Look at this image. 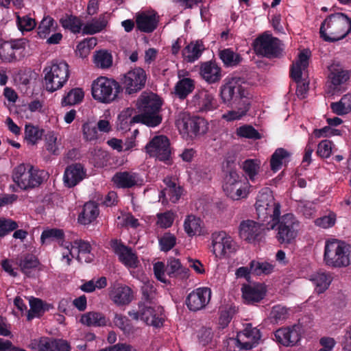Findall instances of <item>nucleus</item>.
Instances as JSON below:
<instances>
[{"instance_id":"f257e3e1","label":"nucleus","mask_w":351,"mask_h":351,"mask_svg":"<svg viewBox=\"0 0 351 351\" xmlns=\"http://www.w3.org/2000/svg\"><path fill=\"white\" fill-rule=\"evenodd\" d=\"M351 32V12H335L328 16L322 22L319 34L327 42H335L344 38Z\"/></svg>"},{"instance_id":"f03ea898","label":"nucleus","mask_w":351,"mask_h":351,"mask_svg":"<svg viewBox=\"0 0 351 351\" xmlns=\"http://www.w3.org/2000/svg\"><path fill=\"white\" fill-rule=\"evenodd\" d=\"M162 101L157 95L143 93L137 101L140 114L134 115V120L149 127L158 125L162 119L160 114Z\"/></svg>"},{"instance_id":"7ed1b4c3","label":"nucleus","mask_w":351,"mask_h":351,"mask_svg":"<svg viewBox=\"0 0 351 351\" xmlns=\"http://www.w3.org/2000/svg\"><path fill=\"white\" fill-rule=\"evenodd\" d=\"M351 246L338 239L326 241L324 260L327 265L333 267H347L350 264Z\"/></svg>"},{"instance_id":"20e7f679","label":"nucleus","mask_w":351,"mask_h":351,"mask_svg":"<svg viewBox=\"0 0 351 351\" xmlns=\"http://www.w3.org/2000/svg\"><path fill=\"white\" fill-rule=\"evenodd\" d=\"M122 92L121 85L113 78L101 76L92 84L93 98L104 104H110L117 100Z\"/></svg>"},{"instance_id":"39448f33","label":"nucleus","mask_w":351,"mask_h":351,"mask_svg":"<svg viewBox=\"0 0 351 351\" xmlns=\"http://www.w3.org/2000/svg\"><path fill=\"white\" fill-rule=\"evenodd\" d=\"M258 219L264 224L266 222V228L275 222L280 215V204L275 201L272 194L265 193L258 195L255 204Z\"/></svg>"},{"instance_id":"423d86ee","label":"nucleus","mask_w":351,"mask_h":351,"mask_svg":"<svg viewBox=\"0 0 351 351\" xmlns=\"http://www.w3.org/2000/svg\"><path fill=\"white\" fill-rule=\"evenodd\" d=\"M277 226L276 239L281 244H290L297 237L298 222L291 213H287L272 222L267 230H274Z\"/></svg>"},{"instance_id":"0eeeda50","label":"nucleus","mask_w":351,"mask_h":351,"mask_svg":"<svg viewBox=\"0 0 351 351\" xmlns=\"http://www.w3.org/2000/svg\"><path fill=\"white\" fill-rule=\"evenodd\" d=\"M43 173L44 171L35 169L30 165L21 164L14 168L12 180L21 189L27 190L37 187L43 182Z\"/></svg>"},{"instance_id":"6e6552de","label":"nucleus","mask_w":351,"mask_h":351,"mask_svg":"<svg viewBox=\"0 0 351 351\" xmlns=\"http://www.w3.org/2000/svg\"><path fill=\"white\" fill-rule=\"evenodd\" d=\"M46 89L54 92L62 88L69 76V65L65 62L53 63L51 67L44 69Z\"/></svg>"},{"instance_id":"1a4fd4ad","label":"nucleus","mask_w":351,"mask_h":351,"mask_svg":"<svg viewBox=\"0 0 351 351\" xmlns=\"http://www.w3.org/2000/svg\"><path fill=\"white\" fill-rule=\"evenodd\" d=\"M146 152L166 164L171 163V151L169 138L164 136H155L145 146Z\"/></svg>"},{"instance_id":"9d476101","label":"nucleus","mask_w":351,"mask_h":351,"mask_svg":"<svg viewBox=\"0 0 351 351\" xmlns=\"http://www.w3.org/2000/svg\"><path fill=\"white\" fill-rule=\"evenodd\" d=\"M147 75L144 69L136 67L125 73L121 78L123 90L127 95H133L142 90L146 83Z\"/></svg>"},{"instance_id":"9b49d317","label":"nucleus","mask_w":351,"mask_h":351,"mask_svg":"<svg viewBox=\"0 0 351 351\" xmlns=\"http://www.w3.org/2000/svg\"><path fill=\"white\" fill-rule=\"evenodd\" d=\"M280 40L271 34L264 33L256 38L253 43L256 54L271 58L278 56L280 53Z\"/></svg>"},{"instance_id":"f8f14e48","label":"nucleus","mask_w":351,"mask_h":351,"mask_svg":"<svg viewBox=\"0 0 351 351\" xmlns=\"http://www.w3.org/2000/svg\"><path fill=\"white\" fill-rule=\"evenodd\" d=\"M307 66V51L304 49L298 56V59L291 65L289 76L297 83L296 95L303 99L306 98L307 85L302 82V71Z\"/></svg>"},{"instance_id":"ddd939ff","label":"nucleus","mask_w":351,"mask_h":351,"mask_svg":"<svg viewBox=\"0 0 351 351\" xmlns=\"http://www.w3.org/2000/svg\"><path fill=\"white\" fill-rule=\"evenodd\" d=\"M242 82L241 77H232L221 87L220 95L223 103L229 104L237 98L243 99L245 97V90L241 86Z\"/></svg>"},{"instance_id":"4468645a","label":"nucleus","mask_w":351,"mask_h":351,"mask_svg":"<svg viewBox=\"0 0 351 351\" xmlns=\"http://www.w3.org/2000/svg\"><path fill=\"white\" fill-rule=\"evenodd\" d=\"M213 252L217 257L221 258L236 251V244L225 232L212 234Z\"/></svg>"},{"instance_id":"2eb2a0df","label":"nucleus","mask_w":351,"mask_h":351,"mask_svg":"<svg viewBox=\"0 0 351 351\" xmlns=\"http://www.w3.org/2000/svg\"><path fill=\"white\" fill-rule=\"evenodd\" d=\"M178 124L182 125V130L190 137L204 134L208 130L206 121L199 117H184L181 121H179Z\"/></svg>"},{"instance_id":"dca6fc26","label":"nucleus","mask_w":351,"mask_h":351,"mask_svg":"<svg viewBox=\"0 0 351 351\" xmlns=\"http://www.w3.org/2000/svg\"><path fill=\"white\" fill-rule=\"evenodd\" d=\"M211 291L209 288L197 289L187 296L186 304L190 311H197L204 308L210 300Z\"/></svg>"},{"instance_id":"f3484780","label":"nucleus","mask_w":351,"mask_h":351,"mask_svg":"<svg viewBox=\"0 0 351 351\" xmlns=\"http://www.w3.org/2000/svg\"><path fill=\"white\" fill-rule=\"evenodd\" d=\"M263 226V223H260L253 220H243L239 224V237L249 243L258 241L263 230H264L262 228Z\"/></svg>"},{"instance_id":"a211bd4d","label":"nucleus","mask_w":351,"mask_h":351,"mask_svg":"<svg viewBox=\"0 0 351 351\" xmlns=\"http://www.w3.org/2000/svg\"><path fill=\"white\" fill-rule=\"evenodd\" d=\"M111 247L114 253L118 255L120 262L125 266L130 268L138 267V257L130 247L125 246L117 239L111 241Z\"/></svg>"},{"instance_id":"6ab92c4d","label":"nucleus","mask_w":351,"mask_h":351,"mask_svg":"<svg viewBox=\"0 0 351 351\" xmlns=\"http://www.w3.org/2000/svg\"><path fill=\"white\" fill-rule=\"evenodd\" d=\"M275 340L285 346H293L300 340V327L294 325L291 328H281L274 332Z\"/></svg>"},{"instance_id":"aec40b11","label":"nucleus","mask_w":351,"mask_h":351,"mask_svg":"<svg viewBox=\"0 0 351 351\" xmlns=\"http://www.w3.org/2000/svg\"><path fill=\"white\" fill-rule=\"evenodd\" d=\"M191 104L199 112H208L217 108V101L214 96L205 90L195 93L191 101Z\"/></svg>"},{"instance_id":"412c9836","label":"nucleus","mask_w":351,"mask_h":351,"mask_svg":"<svg viewBox=\"0 0 351 351\" xmlns=\"http://www.w3.org/2000/svg\"><path fill=\"white\" fill-rule=\"evenodd\" d=\"M242 297L245 304H256L265 296L266 289L262 284L252 286L243 284L241 287Z\"/></svg>"},{"instance_id":"4be33fe9","label":"nucleus","mask_w":351,"mask_h":351,"mask_svg":"<svg viewBox=\"0 0 351 351\" xmlns=\"http://www.w3.org/2000/svg\"><path fill=\"white\" fill-rule=\"evenodd\" d=\"M86 176L84 166L80 163L69 165L64 171V183L69 188L76 186Z\"/></svg>"},{"instance_id":"5701e85b","label":"nucleus","mask_w":351,"mask_h":351,"mask_svg":"<svg viewBox=\"0 0 351 351\" xmlns=\"http://www.w3.org/2000/svg\"><path fill=\"white\" fill-rule=\"evenodd\" d=\"M38 351H70L69 343L64 339L41 337L38 343Z\"/></svg>"},{"instance_id":"b1692460","label":"nucleus","mask_w":351,"mask_h":351,"mask_svg":"<svg viewBox=\"0 0 351 351\" xmlns=\"http://www.w3.org/2000/svg\"><path fill=\"white\" fill-rule=\"evenodd\" d=\"M164 182L166 183L167 186L160 191L159 195V198L162 199V203L165 204L169 201L176 203L182 194V188L177 186L176 182L169 179H165Z\"/></svg>"},{"instance_id":"393cba45","label":"nucleus","mask_w":351,"mask_h":351,"mask_svg":"<svg viewBox=\"0 0 351 351\" xmlns=\"http://www.w3.org/2000/svg\"><path fill=\"white\" fill-rule=\"evenodd\" d=\"M221 68L215 62L208 61L201 64L200 74L209 84L217 83L221 78Z\"/></svg>"},{"instance_id":"a878e982","label":"nucleus","mask_w":351,"mask_h":351,"mask_svg":"<svg viewBox=\"0 0 351 351\" xmlns=\"http://www.w3.org/2000/svg\"><path fill=\"white\" fill-rule=\"evenodd\" d=\"M99 213L97 204L94 202H88L84 205L82 211L79 215L78 221L84 225L90 224L96 219Z\"/></svg>"},{"instance_id":"bb28decb","label":"nucleus","mask_w":351,"mask_h":351,"mask_svg":"<svg viewBox=\"0 0 351 351\" xmlns=\"http://www.w3.org/2000/svg\"><path fill=\"white\" fill-rule=\"evenodd\" d=\"M16 263L20 267L23 273L30 276L31 269L36 268L39 264L38 258L32 254L27 253L16 258Z\"/></svg>"},{"instance_id":"cd10ccee","label":"nucleus","mask_w":351,"mask_h":351,"mask_svg":"<svg viewBox=\"0 0 351 351\" xmlns=\"http://www.w3.org/2000/svg\"><path fill=\"white\" fill-rule=\"evenodd\" d=\"M108 319L106 316L96 311H90L83 314L80 318V322L87 326L103 327L107 325Z\"/></svg>"},{"instance_id":"c85d7f7f","label":"nucleus","mask_w":351,"mask_h":351,"mask_svg":"<svg viewBox=\"0 0 351 351\" xmlns=\"http://www.w3.org/2000/svg\"><path fill=\"white\" fill-rule=\"evenodd\" d=\"M165 271L170 278L183 279L188 277L189 270L182 265L179 259L171 258L167 261Z\"/></svg>"},{"instance_id":"c756f323","label":"nucleus","mask_w":351,"mask_h":351,"mask_svg":"<svg viewBox=\"0 0 351 351\" xmlns=\"http://www.w3.org/2000/svg\"><path fill=\"white\" fill-rule=\"evenodd\" d=\"M136 23L137 28L141 32L151 33L156 29L158 21L155 15H149L142 12L136 16Z\"/></svg>"},{"instance_id":"7c9ffc66","label":"nucleus","mask_w":351,"mask_h":351,"mask_svg":"<svg viewBox=\"0 0 351 351\" xmlns=\"http://www.w3.org/2000/svg\"><path fill=\"white\" fill-rule=\"evenodd\" d=\"M315 287V291L317 294L324 293L329 287L332 281L330 275L326 272L319 271L313 274L308 279Z\"/></svg>"},{"instance_id":"2f4dec72","label":"nucleus","mask_w":351,"mask_h":351,"mask_svg":"<svg viewBox=\"0 0 351 351\" xmlns=\"http://www.w3.org/2000/svg\"><path fill=\"white\" fill-rule=\"evenodd\" d=\"M112 181L119 188H132L137 183L136 175L128 171L117 172L113 176Z\"/></svg>"},{"instance_id":"473e14b6","label":"nucleus","mask_w":351,"mask_h":351,"mask_svg":"<svg viewBox=\"0 0 351 351\" xmlns=\"http://www.w3.org/2000/svg\"><path fill=\"white\" fill-rule=\"evenodd\" d=\"M204 50L203 42L197 40L191 42L182 51V56L187 62H192L197 60Z\"/></svg>"},{"instance_id":"72a5a7b5","label":"nucleus","mask_w":351,"mask_h":351,"mask_svg":"<svg viewBox=\"0 0 351 351\" xmlns=\"http://www.w3.org/2000/svg\"><path fill=\"white\" fill-rule=\"evenodd\" d=\"M64 239V232L62 229L47 228L41 234L40 241L43 245L56 241L63 245Z\"/></svg>"},{"instance_id":"f704fd0d","label":"nucleus","mask_w":351,"mask_h":351,"mask_svg":"<svg viewBox=\"0 0 351 351\" xmlns=\"http://www.w3.org/2000/svg\"><path fill=\"white\" fill-rule=\"evenodd\" d=\"M140 308L141 319L143 320L147 325L160 327L162 325V319L155 313V310L147 306H143Z\"/></svg>"},{"instance_id":"c9c22d12","label":"nucleus","mask_w":351,"mask_h":351,"mask_svg":"<svg viewBox=\"0 0 351 351\" xmlns=\"http://www.w3.org/2000/svg\"><path fill=\"white\" fill-rule=\"evenodd\" d=\"M74 245L78 248L77 260L80 262L90 263L93 261V255L90 254V244L84 240H75Z\"/></svg>"},{"instance_id":"e433bc0d","label":"nucleus","mask_w":351,"mask_h":351,"mask_svg":"<svg viewBox=\"0 0 351 351\" xmlns=\"http://www.w3.org/2000/svg\"><path fill=\"white\" fill-rule=\"evenodd\" d=\"M60 23L64 29H69L74 34L80 33L83 25L78 17L68 14H64L60 18Z\"/></svg>"},{"instance_id":"4c0bfd02","label":"nucleus","mask_w":351,"mask_h":351,"mask_svg":"<svg viewBox=\"0 0 351 351\" xmlns=\"http://www.w3.org/2000/svg\"><path fill=\"white\" fill-rule=\"evenodd\" d=\"M244 185V182H237L231 186H223V189L228 197L233 200H239L245 197L247 195Z\"/></svg>"},{"instance_id":"58836bf2","label":"nucleus","mask_w":351,"mask_h":351,"mask_svg":"<svg viewBox=\"0 0 351 351\" xmlns=\"http://www.w3.org/2000/svg\"><path fill=\"white\" fill-rule=\"evenodd\" d=\"M30 309L27 311V319L31 321L34 317H40L48 310L42 300L36 298L29 299Z\"/></svg>"},{"instance_id":"ea45409f","label":"nucleus","mask_w":351,"mask_h":351,"mask_svg":"<svg viewBox=\"0 0 351 351\" xmlns=\"http://www.w3.org/2000/svg\"><path fill=\"white\" fill-rule=\"evenodd\" d=\"M331 85L330 88L333 91L339 90V86L345 84L349 79V74L347 71L342 69H336L332 71L329 75Z\"/></svg>"},{"instance_id":"a19ab883","label":"nucleus","mask_w":351,"mask_h":351,"mask_svg":"<svg viewBox=\"0 0 351 351\" xmlns=\"http://www.w3.org/2000/svg\"><path fill=\"white\" fill-rule=\"evenodd\" d=\"M194 88V80L190 78H183L176 84L175 93L180 99H184L193 90Z\"/></svg>"},{"instance_id":"79ce46f5","label":"nucleus","mask_w":351,"mask_h":351,"mask_svg":"<svg viewBox=\"0 0 351 351\" xmlns=\"http://www.w3.org/2000/svg\"><path fill=\"white\" fill-rule=\"evenodd\" d=\"M184 230L189 236L191 237L202 232V221L199 218L190 215L184 221Z\"/></svg>"},{"instance_id":"37998d69","label":"nucleus","mask_w":351,"mask_h":351,"mask_svg":"<svg viewBox=\"0 0 351 351\" xmlns=\"http://www.w3.org/2000/svg\"><path fill=\"white\" fill-rule=\"evenodd\" d=\"M132 298V289L127 286L117 289L113 295V301L119 305L129 304Z\"/></svg>"},{"instance_id":"c03bdc74","label":"nucleus","mask_w":351,"mask_h":351,"mask_svg":"<svg viewBox=\"0 0 351 351\" xmlns=\"http://www.w3.org/2000/svg\"><path fill=\"white\" fill-rule=\"evenodd\" d=\"M289 156V152L285 149H277L271 157L270 166L271 170L274 172L278 171L281 168L283 160Z\"/></svg>"},{"instance_id":"a18cd8bd","label":"nucleus","mask_w":351,"mask_h":351,"mask_svg":"<svg viewBox=\"0 0 351 351\" xmlns=\"http://www.w3.org/2000/svg\"><path fill=\"white\" fill-rule=\"evenodd\" d=\"M84 97V93L82 88H73L63 97L62 104L63 106L75 105L81 102Z\"/></svg>"},{"instance_id":"49530a36","label":"nucleus","mask_w":351,"mask_h":351,"mask_svg":"<svg viewBox=\"0 0 351 351\" xmlns=\"http://www.w3.org/2000/svg\"><path fill=\"white\" fill-rule=\"evenodd\" d=\"M114 325L120 328L125 335H132L135 332V328L130 320L121 314L116 313L113 320Z\"/></svg>"},{"instance_id":"de8ad7c7","label":"nucleus","mask_w":351,"mask_h":351,"mask_svg":"<svg viewBox=\"0 0 351 351\" xmlns=\"http://www.w3.org/2000/svg\"><path fill=\"white\" fill-rule=\"evenodd\" d=\"M221 60L226 66H235L237 65L242 60L241 56L235 53L230 49H226L221 50L219 53Z\"/></svg>"},{"instance_id":"09e8293b","label":"nucleus","mask_w":351,"mask_h":351,"mask_svg":"<svg viewBox=\"0 0 351 351\" xmlns=\"http://www.w3.org/2000/svg\"><path fill=\"white\" fill-rule=\"evenodd\" d=\"M241 167L249 179L253 182L258 173L260 162L257 160L247 159L242 163Z\"/></svg>"},{"instance_id":"8fccbe9b","label":"nucleus","mask_w":351,"mask_h":351,"mask_svg":"<svg viewBox=\"0 0 351 351\" xmlns=\"http://www.w3.org/2000/svg\"><path fill=\"white\" fill-rule=\"evenodd\" d=\"M104 18L100 16L98 20L94 19L91 23H86L82 29L83 34L92 35L103 30L107 25Z\"/></svg>"},{"instance_id":"3c124183","label":"nucleus","mask_w":351,"mask_h":351,"mask_svg":"<svg viewBox=\"0 0 351 351\" xmlns=\"http://www.w3.org/2000/svg\"><path fill=\"white\" fill-rule=\"evenodd\" d=\"M94 62L98 67L107 69L112 66V58L107 51L100 50L95 54Z\"/></svg>"},{"instance_id":"603ef678","label":"nucleus","mask_w":351,"mask_h":351,"mask_svg":"<svg viewBox=\"0 0 351 351\" xmlns=\"http://www.w3.org/2000/svg\"><path fill=\"white\" fill-rule=\"evenodd\" d=\"M251 271L252 274L260 276L261 274H269L273 271L274 266L267 263H259L255 261H252L250 263Z\"/></svg>"},{"instance_id":"864d4df0","label":"nucleus","mask_w":351,"mask_h":351,"mask_svg":"<svg viewBox=\"0 0 351 351\" xmlns=\"http://www.w3.org/2000/svg\"><path fill=\"white\" fill-rule=\"evenodd\" d=\"M54 20L51 17L47 16L44 17L39 24L37 31L40 38H45L51 32L53 27Z\"/></svg>"},{"instance_id":"5fc2aeb1","label":"nucleus","mask_w":351,"mask_h":351,"mask_svg":"<svg viewBox=\"0 0 351 351\" xmlns=\"http://www.w3.org/2000/svg\"><path fill=\"white\" fill-rule=\"evenodd\" d=\"M43 130L32 125H26L25 129V138L32 145L36 144L43 135Z\"/></svg>"},{"instance_id":"6e6d98bb","label":"nucleus","mask_w":351,"mask_h":351,"mask_svg":"<svg viewBox=\"0 0 351 351\" xmlns=\"http://www.w3.org/2000/svg\"><path fill=\"white\" fill-rule=\"evenodd\" d=\"M239 334L256 343H258V341L261 337L260 330L257 328L253 327L252 324H246L243 330Z\"/></svg>"},{"instance_id":"4d7b16f0","label":"nucleus","mask_w":351,"mask_h":351,"mask_svg":"<svg viewBox=\"0 0 351 351\" xmlns=\"http://www.w3.org/2000/svg\"><path fill=\"white\" fill-rule=\"evenodd\" d=\"M237 134L241 137L252 139H260L261 134L252 125H245L237 129Z\"/></svg>"},{"instance_id":"13d9d810","label":"nucleus","mask_w":351,"mask_h":351,"mask_svg":"<svg viewBox=\"0 0 351 351\" xmlns=\"http://www.w3.org/2000/svg\"><path fill=\"white\" fill-rule=\"evenodd\" d=\"M0 58L5 62H12L16 59L14 51L9 42H5L0 45Z\"/></svg>"},{"instance_id":"bf43d9fd","label":"nucleus","mask_w":351,"mask_h":351,"mask_svg":"<svg viewBox=\"0 0 351 351\" xmlns=\"http://www.w3.org/2000/svg\"><path fill=\"white\" fill-rule=\"evenodd\" d=\"M270 315L274 322L278 324L289 317L288 309L284 306H276L273 307Z\"/></svg>"},{"instance_id":"052dcab7","label":"nucleus","mask_w":351,"mask_h":351,"mask_svg":"<svg viewBox=\"0 0 351 351\" xmlns=\"http://www.w3.org/2000/svg\"><path fill=\"white\" fill-rule=\"evenodd\" d=\"M17 25L21 31L29 32L35 27L36 23L34 19L25 15L23 16H17Z\"/></svg>"},{"instance_id":"680f3d73","label":"nucleus","mask_w":351,"mask_h":351,"mask_svg":"<svg viewBox=\"0 0 351 351\" xmlns=\"http://www.w3.org/2000/svg\"><path fill=\"white\" fill-rule=\"evenodd\" d=\"M18 224L10 219H0V237H4L10 232L16 230Z\"/></svg>"},{"instance_id":"e2e57ef3","label":"nucleus","mask_w":351,"mask_h":351,"mask_svg":"<svg viewBox=\"0 0 351 351\" xmlns=\"http://www.w3.org/2000/svg\"><path fill=\"white\" fill-rule=\"evenodd\" d=\"M176 243V237L168 232L165 233L160 239L159 243L161 247V250L167 252L172 249Z\"/></svg>"},{"instance_id":"0e129e2a","label":"nucleus","mask_w":351,"mask_h":351,"mask_svg":"<svg viewBox=\"0 0 351 351\" xmlns=\"http://www.w3.org/2000/svg\"><path fill=\"white\" fill-rule=\"evenodd\" d=\"M346 97H341L339 101L332 102L330 104V108L332 112L337 115H344L350 112V108L346 106Z\"/></svg>"},{"instance_id":"69168bd1","label":"nucleus","mask_w":351,"mask_h":351,"mask_svg":"<svg viewBox=\"0 0 351 351\" xmlns=\"http://www.w3.org/2000/svg\"><path fill=\"white\" fill-rule=\"evenodd\" d=\"M333 143L330 140L322 141L317 146V153L322 158H328L332 154Z\"/></svg>"},{"instance_id":"338daca9","label":"nucleus","mask_w":351,"mask_h":351,"mask_svg":"<svg viewBox=\"0 0 351 351\" xmlns=\"http://www.w3.org/2000/svg\"><path fill=\"white\" fill-rule=\"evenodd\" d=\"M83 134L86 141H93L97 138V127L90 122H87L83 124L82 126Z\"/></svg>"},{"instance_id":"774afa93","label":"nucleus","mask_w":351,"mask_h":351,"mask_svg":"<svg viewBox=\"0 0 351 351\" xmlns=\"http://www.w3.org/2000/svg\"><path fill=\"white\" fill-rule=\"evenodd\" d=\"M336 221V214L330 213L328 215L323 216L315 220V224L323 228H328L333 226Z\"/></svg>"}]
</instances>
